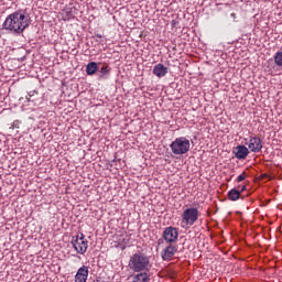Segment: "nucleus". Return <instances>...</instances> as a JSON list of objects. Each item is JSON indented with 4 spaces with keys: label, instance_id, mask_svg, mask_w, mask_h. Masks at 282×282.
I'll list each match as a JSON object with an SVG mask.
<instances>
[{
    "label": "nucleus",
    "instance_id": "f257e3e1",
    "mask_svg": "<svg viewBox=\"0 0 282 282\" xmlns=\"http://www.w3.org/2000/svg\"><path fill=\"white\" fill-rule=\"evenodd\" d=\"M26 28H30V17L23 11L9 14L2 24V29L11 34H23Z\"/></svg>",
    "mask_w": 282,
    "mask_h": 282
},
{
    "label": "nucleus",
    "instance_id": "f03ea898",
    "mask_svg": "<svg viewBox=\"0 0 282 282\" xmlns=\"http://www.w3.org/2000/svg\"><path fill=\"white\" fill-rule=\"evenodd\" d=\"M128 268L132 272H149L151 270V258L142 251H137L130 256Z\"/></svg>",
    "mask_w": 282,
    "mask_h": 282
},
{
    "label": "nucleus",
    "instance_id": "7ed1b4c3",
    "mask_svg": "<svg viewBox=\"0 0 282 282\" xmlns=\"http://www.w3.org/2000/svg\"><path fill=\"white\" fill-rule=\"evenodd\" d=\"M181 217V227L188 230V228L195 226V223L199 219V209H197V207H188L183 210Z\"/></svg>",
    "mask_w": 282,
    "mask_h": 282
},
{
    "label": "nucleus",
    "instance_id": "20e7f679",
    "mask_svg": "<svg viewBox=\"0 0 282 282\" xmlns=\"http://www.w3.org/2000/svg\"><path fill=\"white\" fill-rule=\"evenodd\" d=\"M170 149L174 155H185L191 151V141L186 137L176 138L170 144Z\"/></svg>",
    "mask_w": 282,
    "mask_h": 282
},
{
    "label": "nucleus",
    "instance_id": "39448f33",
    "mask_svg": "<svg viewBox=\"0 0 282 282\" xmlns=\"http://www.w3.org/2000/svg\"><path fill=\"white\" fill-rule=\"evenodd\" d=\"M72 246L74 250H76L77 254H85L89 248V241H87L84 234H79L77 236H73Z\"/></svg>",
    "mask_w": 282,
    "mask_h": 282
},
{
    "label": "nucleus",
    "instance_id": "423d86ee",
    "mask_svg": "<svg viewBox=\"0 0 282 282\" xmlns=\"http://www.w3.org/2000/svg\"><path fill=\"white\" fill-rule=\"evenodd\" d=\"M177 237H180V232L175 227H166L162 235V238L166 243H175V241H177Z\"/></svg>",
    "mask_w": 282,
    "mask_h": 282
},
{
    "label": "nucleus",
    "instance_id": "0eeeda50",
    "mask_svg": "<svg viewBox=\"0 0 282 282\" xmlns=\"http://www.w3.org/2000/svg\"><path fill=\"white\" fill-rule=\"evenodd\" d=\"M248 144V149L251 153H259L263 149V141L259 137H250Z\"/></svg>",
    "mask_w": 282,
    "mask_h": 282
},
{
    "label": "nucleus",
    "instance_id": "6e6552de",
    "mask_svg": "<svg viewBox=\"0 0 282 282\" xmlns=\"http://www.w3.org/2000/svg\"><path fill=\"white\" fill-rule=\"evenodd\" d=\"M176 253H177V246L170 243L167 247H165L162 250L161 257L163 261H171V259H173V257H175Z\"/></svg>",
    "mask_w": 282,
    "mask_h": 282
},
{
    "label": "nucleus",
    "instance_id": "1a4fd4ad",
    "mask_svg": "<svg viewBox=\"0 0 282 282\" xmlns=\"http://www.w3.org/2000/svg\"><path fill=\"white\" fill-rule=\"evenodd\" d=\"M88 278H89V267L82 265L75 274V282H87Z\"/></svg>",
    "mask_w": 282,
    "mask_h": 282
},
{
    "label": "nucleus",
    "instance_id": "9d476101",
    "mask_svg": "<svg viewBox=\"0 0 282 282\" xmlns=\"http://www.w3.org/2000/svg\"><path fill=\"white\" fill-rule=\"evenodd\" d=\"M234 153L237 160H246L250 154V150H248L246 145H237L234 150Z\"/></svg>",
    "mask_w": 282,
    "mask_h": 282
},
{
    "label": "nucleus",
    "instance_id": "9b49d317",
    "mask_svg": "<svg viewBox=\"0 0 282 282\" xmlns=\"http://www.w3.org/2000/svg\"><path fill=\"white\" fill-rule=\"evenodd\" d=\"M152 74H154V76H156L158 78H164V76L169 74V67L164 66V64L162 63H159L154 65Z\"/></svg>",
    "mask_w": 282,
    "mask_h": 282
},
{
    "label": "nucleus",
    "instance_id": "f8f14e48",
    "mask_svg": "<svg viewBox=\"0 0 282 282\" xmlns=\"http://www.w3.org/2000/svg\"><path fill=\"white\" fill-rule=\"evenodd\" d=\"M138 274H134L132 282H149L151 281V278L147 271L137 272Z\"/></svg>",
    "mask_w": 282,
    "mask_h": 282
},
{
    "label": "nucleus",
    "instance_id": "ddd939ff",
    "mask_svg": "<svg viewBox=\"0 0 282 282\" xmlns=\"http://www.w3.org/2000/svg\"><path fill=\"white\" fill-rule=\"evenodd\" d=\"M98 72V64L96 62H90L86 66V74L88 76H94Z\"/></svg>",
    "mask_w": 282,
    "mask_h": 282
},
{
    "label": "nucleus",
    "instance_id": "4468645a",
    "mask_svg": "<svg viewBox=\"0 0 282 282\" xmlns=\"http://www.w3.org/2000/svg\"><path fill=\"white\" fill-rule=\"evenodd\" d=\"M241 197V192L237 188H232L228 192V199L230 202H237Z\"/></svg>",
    "mask_w": 282,
    "mask_h": 282
},
{
    "label": "nucleus",
    "instance_id": "2eb2a0df",
    "mask_svg": "<svg viewBox=\"0 0 282 282\" xmlns=\"http://www.w3.org/2000/svg\"><path fill=\"white\" fill-rule=\"evenodd\" d=\"M62 17H63V21H70V19H74V9L73 8L64 9Z\"/></svg>",
    "mask_w": 282,
    "mask_h": 282
},
{
    "label": "nucleus",
    "instance_id": "dca6fc26",
    "mask_svg": "<svg viewBox=\"0 0 282 282\" xmlns=\"http://www.w3.org/2000/svg\"><path fill=\"white\" fill-rule=\"evenodd\" d=\"M273 61L276 67H282V50L274 54Z\"/></svg>",
    "mask_w": 282,
    "mask_h": 282
},
{
    "label": "nucleus",
    "instance_id": "f3484780",
    "mask_svg": "<svg viewBox=\"0 0 282 282\" xmlns=\"http://www.w3.org/2000/svg\"><path fill=\"white\" fill-rule=\"evenodd\" d=\"M110 72V69H109V66H102L101 68H100V74L102 75V76H107V74Z\"/></svg>",
    "mask_w": 282,
    "mask_h": 282
},
{
    "label": "nucleus",
    "instance_id": "a211bd4d",
    "mask_svg": "<svg viewBox=\"0 0 282 282\" xmlns=\"http://www.w3.org/2000/svg\"><path fill=\"white\" fill-rule=\"evenodd\" d=\"M246 177H248V175L246 174V172H242L236 180V182H243V180H246Z\"/></svg>",
    "mask_w": 282,
    "mask_h": 282
},
{
    "label": "nucleus",
    "instance_id": "6ab92c4d",
    "mask_svg": "<svg viewBox=\"0 0 282 282\" xmlns=\"http://www.w3.org/2000/svg\"><path fill=\"white\" fill-rule=\"evenodd\" d=\"M240 194H242L245 191H247V186L246 185H242L240 187V189H238Z\"/></svg>",
    "mask_w": 282,
    "mask_h": 282
},
{
    "label": "nucleus",
    "instance_id": "aec40b11",
    "mask_svg": "<svg viewBox=\"0 0 282 282\" xmlns=\"http://www.w3.org/2000/svg\"><path fill=\"white\" fill-rule=\"evenodd\" d=\"M95 39H102L100 34H95Z\"/></svg>",
    "mask_w": 282,
    "mask_h": 282
},
{
    "label": "nucleus",
    "instance_id": "412c9836",
    "mask_svg": "<svg viewBox=\"0 0 282 282\" xmlns=\"http://www.w3.org/2000/svg\"><path fill=\"white\" fill-rule=\"evenodd\" d=\"M231 18L232 19H237V14L236 13H231Z\"/></svg>",
    "mask_w": 282,
    "mask_h": 282
},
{
    "label": "nucleus",
    "instance_id": "4be33fe9",
    "mask_svg": "<svg viewBox=\"0 0 282 282\" xmlns=\"http://www.w3.org/2000/svg\"><path fill=\"white\" fill-rule=\"evenodd\" d=\"M17 124H19V121H14L13 122V126L17 127Z\"/></svg>",
    "mask_w": 282,
    "mask_h": 282
},
{
    "label": "nucleus",
    "instance_id": "5701e85b",
    "mask_svg": "<svg viewBox=\"0 0 282 282\" xmlns=\"http://www.w3.org/2000/svg\"><path fill=\"white\" fill-rule=\"evenodd\" d=\"M17 124H19V121H14L13 122V126L17 127Z\"/></svg>",
    "mask_w": 282,
    "mask_h": 282
}]
</instances>
